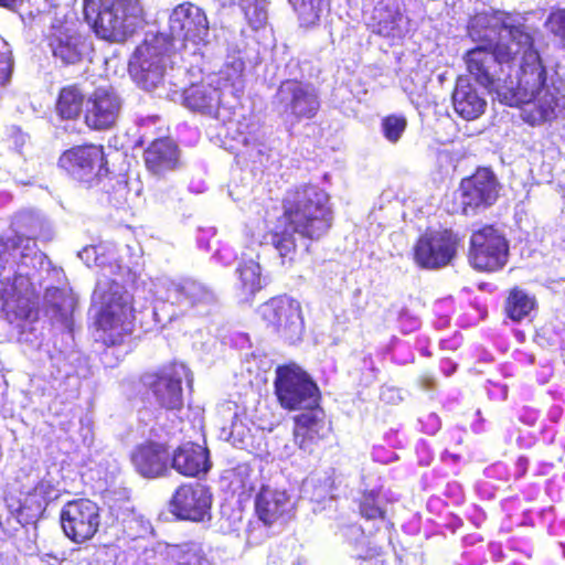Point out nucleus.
<instances>
[{"label": "nucleus", "mask_w": 565, "mask_h": 565, "mask_svg": "<svg viewBox=\"0 0 565 565\" xmlns=\"http://www.w3.org/2000/svg\"><path fill=\"white\" fill-rule=\"evenodd\" d=\"M463 60L470 75L501 103L523 105V118L530 125L554 119L563 106L564 95L553 76L548 77L536 49L515 52L505 42H497L494 47L477 45Z\"/></svg>", "instance_id": "nucleus-1"}, {"label": "nucleus", "mask_w": 565, "mask_h": 565, "mask_svg": "<svg viewBox=\"0 0 565 565\" xmlns=\"http://www.w3.org/2000/svg\"><path fill=\"white\" fill-rule=\"evenodd\" d=\"M44 288L46 312L54 324L72 331L76 298L62 268L52 266L44 253L30 241L0 242V295L3 309L19 319H29L39 290Z\"/></svg>", "instance_id": "nucleus-2"}, {"label": "nucleus", "mask_w": 565, "mask_h": 565, "mask_svg": "<svg viewBox=\"0 0 565 565\" xmlns=\"http://www.w3.org/2000/svg\"><path fill=\"white\" fill-rule=\"evenodd\" d=\"M78 257L88 266L100 268V275L93 294V302L99 307L97 315V338L107 347L122 344L132 332V297L125 289L121 279L130 274L128 264L115 258L114 248L86 246Z\"/></svg>", "instance_id": "nucleus-3"}, {"label": "nucleus", "mask_w": 565, "mask_h": 565, "mask_svg": "<svg viewBox=\"0 0 565 565\" xmlns=\"http://www.w3.org/2000/svg\"><path fill=\"white\" fill-rule=\"evenodd\" d=\"M284 217L288 226H277L267 235L281 263L291 262L296 254L295 233L316 239L331 226V209L328 193L313 184H303L289 190L284 198Z\"/></svg>", "instance_id": "nucleus-4"}, {"label": "nucleus", "mask_w": 565, "mask_h": 565, "mask_svg": "<svg viewBox=\"0 0 565 565\" xmlns=\"http://www.w3.org/2000/svg\"><path fill=\"white\" fill-rule=\"evenodd\" d=\"M180 53L172 52L164 34L146 39L139 45L129 63V71L136 83L146 90H153L166 82L177 86V75H182L188 67L178 65Z\"/></svg>", "instance_id": "nucleus-5"}, {"label": "nucleus", "mask_w": 565, "mask_h": 565, "mask_svg": "<svg viewBox=\"0 0 565 565\" xmlns=\"http://www.w3.org/2000/svg\"><path fill=\"white\" fill-rule=\"evenodd\" d=\"M244 62L231 56L216 72L209 74L201 83L192 84L183 90V104L192 111L216 116L223 98L231 95L235 98L244 89Z\"/></svg>", "instance_id": "nucleus-6"}, {"label": "nucleus", "mask_w": 565, "mask_h": 565, "mask_svg": "<svg viewBox=\"0 0 565 565\" xmlns=\"http://www.w3.org/2000/svg\"><path fill=\"white\" fill-rule=\"evenodd\" d=\"M85 19L100 39L124 42L143 24L139 0H84Z\"/></svg>", "instance_id": "nucleus-7"}, {"label": "nucleus", "mask_w": 565, "mask_h": 565, "mask_svg": "<svg viewBox=\"0 0 565 565\" xmlns=\"http://www.w3.org/2000/svg\"><path fill=\"white\" fill-rule=\"evenodd\" d=\"M535 28L526 23L522 14L505 12H481L470 19L468 34L479 45L494 47L497 42H505L515 52H526L534 47Z\"/></svg>", "instance_id": "nucleus-8"}, {"label": "nucleus", "mask_w": 565, "mask_h": 565, "mask_svg": "<svg viewBox=\"0 0 565 565\" xmlns=\"http://www.w3.org/2000/svg\"><path fill=\"white\" fill-rule=\"evenodd\" d=\"M169 30L171 40H168V44L172 50L182 49L181 61L186 62V57L191 56L193 61L189 62L190 67H198L202 71L201 45H207L210 36L205 12L193 3H181L170 14Z\"/></svg>", "instance_id": "nucleus-9"}, {"label": "nucleus", "mask_w": 565, "mask_h": 565, "mask_svg": "<svg viewBox=\"0 0 565 565\" xmlns=\"http://www.w3.org/2000/svg\"><path fill=\"white\" fill-rule=\"evenodd\" d=\"M273 107L290 125L312 119L320 109L318 89L308 82L286 79L273 97Z\"/></svg>", "instance_id": "nucleus-10"}, {"label": "nucleus", "mask_w": 565, "mask_h": 565, "mask_svg": "<svg viewBox=\"0 0 565 565\" xmlns=\"http://www.w3.org/2000/svg\"><path fill=\"white\" fill-rule=\"evenodd\" d=\"M274 384L277 398L286 409H302L319 403L317 384L295 363L278 366Z\"/></svg>", "instance_id": "nucleus-11"}, {"label": "nucleus", "mask_w": 565, "mask_h": 565, "mask_svg": "<svg viewBox=\"0 0 565 565\" xmlns=\"http://www.w3.org/2000/svg\"><path fill=\"white\" fill-rule=\"evenodd\" d=\"M153 286V294L158 301L178 306L183 312L190 309L199 310L215 301L213 290L194 279L172 280L161 277L156 280Z\"/></svg>", "instance_id": "nucleus-12"}, {"label": "nucleus", "mask_w": 565, "mask_h": 565, "mask_svg": "<svg viewBox=\"0 0 565 565\" xmlns=\"http://www.w3.org/2000/svg\"><path fill=\"white\" fill-rule=\"evenodd\" d=\"M46 39L52 55L65 65L82 62L92 51V43L77 30L75 21L55 19Z\"/></svg>", "instance_id": "nucleus-13"}, {"label": "nucleus", "mask_w": 565, "mask_h": 565, "mask_svg": "<svg viewBox=\"0 0 565 565\" xmlns=\"http://www.w3.org/2000/svg\"><path fill=\"white\" fill-rule=\"evenodd\" d=\"M263 320L285 341L296 343L303 332L300 305L289 297L271 298L259 307Z\"/></svg>", "instance_id": "nucleus-14"}, {"label": "nucleus", "mask_w": 565, "mask_h": 565, "mask_svg": "<svg viewBox=\"0 0 565 565\" xmlns=\"http://www.w3.org/2000/svg\"><path fill=\"white\" fill-rule=\"evenodd\" d=\"M509 245L502 234L493 226H483L472 233L469 260L483 271H497L508 262Z\"/></svg>", "instance_id": "nucleus-15"}, {"label": "nucleus", "mask_w": 565, "mask_h": 565, "mask_svg": "<svg viewBox=\"0 0 565 565\" xmlns=\"http://www.w3.org/2000/svg\"><path fill=\"white\" fill-rule=\"evenodd\" d=\"M64 534L75 543L90 540L100 525L99 507L88 500L78 499L64 504L60 513Z\"/></svg>", "instance_id": "nucleus-16"}, {"label": "nucleus", "mask_w": 565, "mask_h": 565, "mask_svg": "<svg viewBox=\"0 0 565 565\" xmlns=\"http://www.w3.org/2000/svg\"><path fill=\"white\" fill-rule=\"evenodd\" d=\"M122 108V99L110 85L96 87L85 98L84 122L96 131L115 127Z\"/></svg>", "instance_id": "nucleus-17"}, {"label": "nucleus", "mask_w": 565, "mask_h": 565, "mask_svg": "<svg viewBox=\"0 0 565 565\" xmlns=\"http://www.w3.org/2000/svg\"><path fill=\"white\" fill-rule=\"evenodd\" d=\"M457 246L458 237L451 231L426 232L414 247V258L423 268L439 269L451 263Z\"/></svg>", "instance_id": "nucleus-18"}, {"label": "nucleus", "mask_w": 565, "mask_h": 565, "mask_svg": "<svg viewBox=\"0 0 565 565\" xmlns=\"http://www.w3.org/2000/svg\"><path fill=\"white\" fill-rule=\"evenodd\" d=\"M190 385L192 379L190 371L183 363H172L164 366L157 374L147 375L145 384L148 385L156 401L164 408L177 409L183 404L182 382Z\"/></svg>", "instance_id": "nucleus-19"}, {"label": "nucleus", "mask_w": 565, "mask_h": 565, "mask_svg": "<svg viewBox=\"0 0 565 565\" xmlns=\"http://www.w3.org/2000/svg\"><path fill=\"white\" fill-rule=\"evenodd\" d=\"M499 184L495 175L487 168L478 169L476 173L460 183V204L465 215L477 213L491 206L498 199Z\"/></svg>", "instance_id": "nucleus-20"}, {"label": "nucleus", "mask_w": 565, "mask_h": 565, "mask_svg": "<svg viewBox=\"0 0 565 565\" xmlns=\"http://www.w3.org/2000/svg\"><path fill=\"white\" fill-rule=\"evenodd\" d=\"M104 150L102 146L87 145L66 150L58 164L74 179L88 182L99 177L104 170Z\"/></svg>", "instance_id": "nucleus-21"}, {"label": "nucleus", "mask_w": 565, "mask_h": 565, "mask_svg": "<svg viewBox=\"0 0 565 565\" xmlns=\"http://www.w3.org/2000/svg\"><path fill=\"white\" fill-rule=\"evenodd\" d=\"M212 493L201 483L179 487L171 500L172 512L180 519L203 521L210 516Z\"/></svg>", "instance_id": "nucleus-22"}, {"label": "nucleus", "mask_w": 565, "mask_h": 565, "mask_svg": "<svg viewBox=\"0 0 565 565\" xmlns=\"http://www.w3.org/2000/svg\"><path fill=\"white\" fill-rule=\"evenodd\" d=\"M302 409L305 412L295 417L294 438L300 449L310 452L312 446L329 434L330 427L319 404Z\"/></svg>", "instance_id": "nucleus-23"}, {"label": "nucleus", "mask_w": 565, "mask_h": 565, "mask_svg": "<svg viewBox=\"0 0 565 565\" xmlns=\"http://www.w3.org/2000/svg\"><path fill=\"white\" fill-rule=\"evenodd\" d=\"M131 461L141 476L157 478L168 470L170 454L162 444L147 443L135 449Z\"/></svg>", "instance_id": "nucleus-24"}, {"label": "nucleus", "mask_w": 565, "mask_h": 565, "mask_svg": "<svg viewBox=\"0 0 565 565\" xmlns=\"http://www.w3.org/2000/svg\"><path fill=\"white\" fill-rule=\"evenodd\" d=\"M255 510L264 524L271 525L285 520L291 511V503L285 491L262 484L255 499Z\"/></svg>", "instance_id": "nucleus-25"}, {"label": "nucleus", "mask_w": 565, "mask_h": 565, "mask_svg": "<svg viewBox=\"0 0 565 565\" xmlns=\"http://www.w3.org/2000/svg\"><path fill=\"white\" fill-rule=\"evenodd\" d=\"M452 106L461 118L473 120L486 110L484 96L472 85L468 77H459L452 92Z\"/></svg>", "instance_id": "nucleus-26"}, {"label": "nucleus", "mask_w": 565, "mask_h": 565, "mask_svg": "<svg viewBox=\"0 0 565 565\" xmlns=\"http://www.w3.org/2000/svg\"><path fill=\"white\" fill-rule=\"evenodd\" d=\"M170 462L175 471L188 477L206 473L211 468L209 450L193 443H186L178 447Z\"/></svg>", "instance_id": "nucleus-27"}, {"label": "nucleus", "mask_w": 565, "mask_h": 565, "mask_svg": "<svg viewBox=\"0 0 565 565\" xmlns=\"http://www.w3.org/2000/svg\"><path fill=\"white\" fill-rule=\"evenodd\" d=\"M373 32L392 40H401L408 32V18L397 4H380L373 12Z\"/></svg>", "instance_id": "nucleus-28"}, {"label": "nucleus", "mask_w": 565, "mask_h": 565, "mask_svg": "<svg viewBox=\"0 0 565 565\" xmlns=\"http://www.w3.org/2000/svg\"><path fill=\"white\" fill-rule=\"evenodd\" d=\"M145 161L148 170L153 174H164L177 169L179 149L169 138L157 139L145 151Z\"/></svg>", "instance_id": "nucleus-29"}, {"label": "nucleus", "mask_w": 565, "mask_h": 565, "mask_svg": "<svg viewBox=\"0 0 565 565\" xmlns=\"http://www.w3.org/2000/svg\"><path fill=\"white\" fill-rule=\"evenodd\" d=\"M57 497L51 481L41 480L28 491L20 501L19 516L25 522L36 520L45 510L47 502Z\"/></svg>", "instance_id": "nucleus-30"}, {"label": "nucleus", "mask_w": 565, "mask_h": 565, "mask_svg": "<svg viewBox=\"0 0 565 565\" xmlns=\"http://www.w3.org/2000/svg\"><path fill=\"white\" fill-rule=\"evenodd\" d=\"M224 480H227V488L238 501L250 498L259 484V472L247 463L237 465L226 472Z\"/></svg>", "instance_id": "nucleus-31"}, {"label": "nucleus", "mask_w": 565, "mask_h": 565, "mask_svg": "<svg viewBox=\"0 0 565 565\" xmlns=\"http://www.w3.org/2000/svg\"><path fill=\"white\" fill-rule=\"evenodd\" d=\"M159 553L172 558L175 565H210L204 548L199 542H184L177 545H158Z\"/></svg>", "instance_id": "nucleus-32"}, {"label": "nucleus", "mask_w": 565, "mask_h": 565, "mask_svg": "<svg viewBox=\"0 0 565 565\" xmlns=\"http://www.w3.org/2000/svg\"><path fill=\"white\" fill-rule=\"evenodd\" d=\"M238 281L236 288L244 300H248L264 286L262 268L255 259H243L236 269Z\"/></svg>", "instance_id": "nucleus-33"}, {"label": "nucleus", "mask_w": 565, "mask_h": 565, "mask_svg": "<svg viewBox=\"0 0 565 565\" xmlns=\"http://www.w3.org/2000/svg\"><path fill=\"white\" fill-rule=\"evenodd\" d=\"M41 218L38 214L31 211H23L18 213L11 224L12 231L14 235L12 236H1L0 242L4 241H15L19 246H24L28 241L32 242L34 246L38 248L34 237L40 227H41Z\"/></svg>", "instance_id": "nucleus-34"}, {"label": "nucleus", "mask_w": 565, "mask_h": 565, "mask_svg": "<svg viewBox=\"0 0 565 565\" xmlns=\"http://www.w3.org/2000/svg\"><path fill=\"white\" fill-rule=\"evenodd\" d=\"M85 98L76 85L63 87L56 100V113L62 119H75L84 111Z\"/></svg>", "instance_id": "nucleus-35"}, {"label": "nucleus", "mask_w": 565, "mask_h": 565, "mask_svg": "<svg viewBox=\"0 0 565 565\" xmlns=\"http://www.w3.org/2000/svg\"><path fill=\"white\" fill-rule=\"evenodd\" d=\"M535 307V299L524 290L514 288L507 299L505 311L510 319L521 321L530 315Z\"/></svg>", "instance_id": "nucleus-36"}, {"label": "nucleus", "mask_w": 565, "mask_h": 565, "mask_svg": "<svg viewBox=\"0 0 565 565\" xmlns=\"http://www.w3.org/2000/svg\"><path fill=\"white\" fill-rule=\"evenodd\" d=\"M361 515L367 520L383 519L384 508L380 492L375 490L365 491L360 500Z\"/></svg>", "instance_id": "nucleus-37"}, {"label": "nucleus", "mask_w": 565, "mask_h": 565, "mask_svg": "<svg viewBox=\"0 0 565 565\" xmlns=\"http://www.w3.org/2000/svg\"><path fill=\"white\" fill-rule=\"evenodd\" d=\"M544 26L556 40L558 46L565 51V9L552 11L547 15Z\"/></svg>", "instance_id": "nucleus-38"}, {"label": "nucleus", "mask_w": 565, "mask_h": 565, "mask_svg": "<svg viewBox=\"0 0 565 565\" xmlns=\"http://www.w3.org/2000/svg\"><path fill=\"white\" fill-rule=\"evenodd\" d=\"M124 532L130 539L145 537L152 531L151 524L141 515L131 512L126 519L122 520Z\"/></svg>", "instance_id": "nucleus-39"}, {"label": "nucleus", "mask_w": 565, "mask_h": 565, "mask_svg": "<svg viewBox=\"0 0 565 565\" xmlns=\"http://www.w3.org/2000/svg\"><path fill=\"white\" fill-rule=\"evenodd\" d=\"M381 127L386 140L395 143L404 134L407 127V120L404 116L390 115L383 118Z\"/></svg>", "instance_id": "nucleus-40"}, {"label": "nucleus", "mask_w": 565, "mask_h": 565, "mask_svg": "<svg viewBox=\"0 0 565 565\" xmlns=\"http://www.w3.org/2000/svg\"><path fill=\"white\" fill-rule=\"evenodd\" d=\"M292 6L298 13L301 25L316 24L320 18V10L313 0H294Z\"/></svg>", "instance_id": "nucleus-41"}, {"label": "nucleus", "mask_w": 565, "mask_h": 565, "mask_svg": "<svg viewBox=\"0 0 565 565\" xmlns=\"http://www.w3.org/2000/svg\"><path fill=\"white\" fill-rule=\"evenodd\" d=\"M13 71V60L8 43L0 38V86L10 82Z\"/></svg>", "instance_id": "nucleus-42"}, {"label": "nucleus", "mask_w": 565, "mask_h": 565, "mask_svg": "<svg viewBox=\"0 0 565 565\" xmlns=\"http://www.w3.org/2000/svg\"><path fill=\"white\" fill-rule=\"evenodd\" d=\"M380 398L387 404H397L403 399L401 391L394 386H382Z\"/></svg>", "instance_id": "nucleus-43"}, {"label": "nucleus", "mask_w": 565, "mask_h": 565, "mask_svg": "<svg viewBox=\"0 0 565 565\" xmlns=\"http://www.w3.org/2000/svg\"><path fill=\"white\" fill-rule=\"evenodd\" d=\"M420 422L426 434L434 435L440 428L439 417L434 413L428 414L426 419Z\"/></svg>", "instance_id": "nucleus-44"}, {"label": "nucleus", "mask_w": 565, "mask_h": 565, "mask_svg": "<svg viewBox=\"0 0 565 565\" xmlns=\"http://www.w3.org/2000/svg\"><path fill=\"white\" fill-rule=\"evenodd\" d=\"M239 135H241V139L239 141L245 145V146H249V145H253L257 138L255 136L252 135V132H245V131H239Z\"/></svg>", "instance_id": "nucleus-45"}, {"label": "nucleus", "mask_w": 565, "mask_h": 565, "mask_svg": "<svg viewBox=\"0 0 565 565\" xmlns=\"http://www.w3.org/2000/svg\"><path fill=\"white\" fill-rule=\"evenodd\" d=\"M345 536H349V535H352L354 537L358 539V536H362L363 535V531L360 526L358 525H350L345 533H344Z\"/></svg>", "instance_id": "nucleus-46"}, {"label": "nucleus", "mask_w": 565, "mask_h": 565, "mask_svg": "<svg viewBox=\"0 0 565 565\" xmlns=\"http://www.w3.org/2000/svg\"><path fill=\"white\" fill-rule=\"evenodd\" d=\"M23 0H0V6L8 8L10 10H15V8L22 3Z\"/></svg>", "instance_id": "nucleus-47"}, {"label": "nucleus", "mask_w": 565, "mask_h": 565, "mask_svg": "<svg viewBox=\"0 0 565 565\" xmlns=\"http://www.w3.org/2000/svg\"><path fill=\"white\" fill-rule=\"evenodd\" d=\"M312 483V480H306L305 488L307 489Z\"/></svg>", "instance_id": "nucleus-48"}, {"label": "nucleus", "mask_w": 565, "mask_h": 565, "mask_svg": "<svg viewBox=\"0 0 565 565\" xmlns=\"http://www.w3.org/2000/svg\"><path fill=\"white\" fill-rule=\"evenodd\" d=\"M157 310H158V308H157V307H154V309H153V313H154V316H158Z\"/></svg>", "instance_id": "nucleus-49"}, {"label": "nucleus", "mask_w": 565, "mask_h": 565, "mask_svg": "<svg viewBox=\"0 0 565 565\" xmlns=\"http://www.w3.org/2000/svg\"><path fill=\"white\" fill-rule=\"evenodd\" d=\"M448 371L455 372V367H448Z\"/></svg>", "instance_id": "nucleus-50"}, {"label": "nucleus", "mask_w": 565, "mask_h": 565, "mask_svg": "<svg viewBox=\"0 0 565 565\" xmlns=\"http://www.w3.org/2000/svg\"><path fill=\"white\" fill-rule=\"evenodd\" d=\"M448 371L455 372V367H448Z\"/></svg>", "instance_id": "nucleus-51"}]
</instances>
